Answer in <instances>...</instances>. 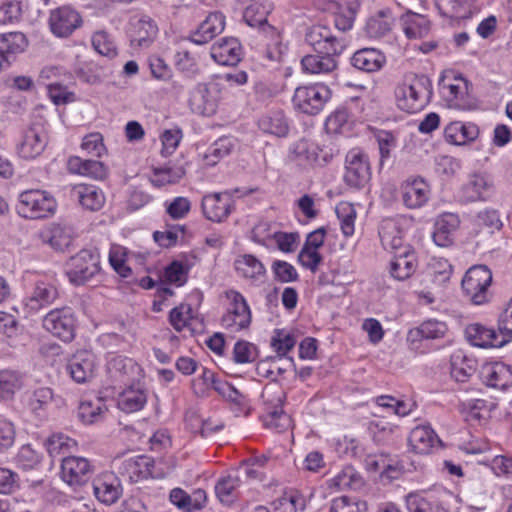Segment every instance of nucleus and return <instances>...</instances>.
Returning <instances> with one entry per match:
<instances>
[{"mask_svg": "<svg viewBox=\"0 0 512 512\" xmlns=\"http://www.w3.org/2000/svg\"><path fill=\"white\" fill-rule=\"evenodd\" d=\"M57 289L51 281L39 280L30 296L24 300L25 308L36 313L57 298Z\"/></svg>", "mask_w": 512, "mask_h": 512, "instance_id": "nucleus-37", "label": "nucleus"}, {"mask_svg": "<svg viewBox=\"0 0 512 512\" xmlns=\"http://www.w3.org/2000/svg\"><path fill=\"white\" fill-rule=\"evenodd\" d=\"M80 148L84 153L97 158H101L107 153L103 136L99 132H91L85 135Z\"/></svg>", "mask_w": 512, "mask_h": 512, "instance_id": "nucleus-64", "label": "nucleus"}, {"mask_svg": "<svg viewBox=\"0 0 512 512\" xmlns=\"http://www.w3.org/2000/svg\"><path fill=\"white\" fill-rule=\"evenodd\" d=\"M496 408L491 401L484 399H470L460 405V411L466 421L471 423H484L492 417L493 410Z\"/></svg>", "mask_w": 512, "mask_h": 512, "instance_id": "nucleus-41", "label": "nucleus"}, {"mask_svg": "<svg viewBox=\"0 0 512 512\" xmlns=\"http://www.w3.org/2000/svg\"><path fill=\"white\" fill-rule=\"evenodd\" d=\"M29 47L27 36L20 31L0 34V72L8 68Z\"/></svg>", "mask_w": 512, "mask_h": 512, "instance_id": "nucleus-16", "label": "nucleus"}, {"mask_svg": "<svg viewBox=\"0 0 512 512\" xmlns=\"http://www.w3.org/2000/svg\"><path fill=\"white\" fill-rule=\"evenodd\" d=\"M131 43L140 48L149 47L158 35V26L149 16H141L132 22Z\"/></svg>", "mask_w": 512, "mask_h": 512, "instance_id": "nucleus-38", "label": "nucleus"}, {"mask_svg": "<svg viewBox=\"0 0 512 512\" xmlns=\"http://www.w3.org/2000/svg\"><path fill=\"white\" fill-rule=\"evenodd\" d=\"M465 338L470 345L482 349H499L504 347L497 330L481 323H471L465 328Z\"/></svg>", "mask_w": 512, "mask_h": 512, "instance_id": "nucleus-24", "label": "nucleus"}, {"mask_svg": "<svg viewBox=\"0 0 512 512\" xmlns=\"http://www.w3.org/2000/svg\"><path fill=\"white\" fill-rule=\"evenodd\" d=\"M100 253L97 248L79 251L67 262L66 275L76 285H84L100 272Z\"/></svg>", "mask_w": 512, "mask_h": 512, "instance_id": "nucleus-5", "label": "nucleus"}, {"mask_svg": "<svg viewBox=\"0 0 512 512\" xmlns=\"http://www.w3.org/2000/svg\"><path fill=\"white\" fill-rule=\"evenodd\" d=\"M227 309L222 317V326L230 332H239L249 327L251 310L244 296L236 290L226 292Z\"/></svg>", "mask_w": 512, "mask_h": 512, "instance_id": "nucleus-9", "label": "nucleus"}, {"mask_svg": "<svg viewBox=\"0 0 512 512\" xmlns=\"http://www.w3.org/2000/svg\"><path fill=\"white\" fill-rule=\"evenodd\" d=\"M479 135V126L471 121L454 120L443 129L445 142L454 146L470 145L478 139Z\"/></svg>", "mask_w": 512, "mask_h": 512, "instance_id": "nucleus-20", "label": "nucleus"}, {"mask_svg": "<svg viewBox=\"0 0 512 512\" xmlns=\"http://www.w3.org/2000/svg\"><path fill=\"white\" fill-rule=\"evenodd\" d=\"M105 411L106 406L101 398H83L78 406V418L83 424H94L102 419Z\"/></svg>", "mask_w": 512, "mask_h": 512, "instance_id": "nucleus-48", "label": "nucleus"}, {"mask_svg": "<svg viewBox=\"0 0 512 512\" xmlns=\"http://www.w3.org/2000/svg\"><path fill=\"white\" fill-rule=\"evenodd\" d=\"M240 484L241 481L236 474H229L221 478L215 486L217 497L225 505L232 504L237 498Z\"/></svg>", "mask_w": 512, "mask_h": 512, "instance_id": "nucleus-56", "label": "nucleus"}, {"mask_svg": "<svg viewBox=\"0 0 512 512\" xmlns=\"http://www.w3.org/2000/svg\"><path fill=\"white\" fill-rule=\"evenodd\" d=\"M439 91L448 108L457 111H473L478 108L470 82L456 70L446 69L442 72Z\"/></svg>", "mask_w": 512, "mask_h": 512, "instance_id": "nucleus-2", "label": "nucleus"}, {"mask_svg": "<svg viewBox=\"0 0 512 512\" xmlns=\"http://www.w3.org/2000/svg\"><path fill=\"white\" fill-rule=\"evenodd\" d=\"M394 257L390 264V273L397 280L409 278L416 270L417 259L411 247L394 251Z\"/></svg>", "mask_w": 512, "mask_h": 512, "instance_id": "nucleus-40", "label": "nucleus"}, {"mask_svg": "<svg viewBox=\"0 0 512 512\" xmlns=\"http://www.w3.org/2000/svg\"><path fill=\"white\" fill-rule=\"evenodd\" d=\"M39 239L57 252H66L74 242L72 229L59 223H51L41 229Z\"/></svg>", "mask_w": 512, "mask_h": 512, "instance_id": "nucleus-23", "label": "nucleus"}, {"mask_svg": "<svg viewBox=\"0 0 512 512\" xmlns=\"http://www.w3.org/2000/svg\"><path fill=\"white\" fill-rule=\"evenodd\" d=\"M338 8L335 16V25L341 31L350 30L353 27L356 13L361 0H329Z\"/></svg>", "mask_w": 512, "mask_h": 512, "instance_id": "nucleus-47", "label": "nucleus"}, {"mask_svg": "<svg viewBox=\"0 0 512 512\" xmlns=\"http://www.w3.org/2000/svg\"><path fill=\"white\" fill-rule=\"evenodd\" d=\"M491 283V271L484 265H476L465 273L462 289L473 304L483 305L489 301L488 291Z\"/></svg>", "mask_w": 512, "mask_h": 512, "instance_id": "nucleus-8", "label": "nucleus"}, {"mask_svg": "<svg viewBox=\"0 0 512 512\" xmlns=\"http://www.w3.org/2000/svg\"><path fill=\"white\" fill-rule=\"evenodd\" d=\"M350 122L346 110H336L332 112L325 121V129L331 135H348L350 132Z\"/></svg>", "mask_w": 512, "mask_h": 512, "instance_id": "nucleus-61", "label": "nucleus"}, {"mask_svg": "<svg viewBox=\"0 0 512 512\" xmlns=\"http://www.w3.org/2000/svg\"><path fill=\"white\" fill-rule=\"evenodd\" d=\"M401 24L405 35L410 39L423 38L430 32V21L424 15L406 13L401 18Z\"/></svg>", "mask_w": 512, "mask_h": 512, "instance_id": "nucleus-49", "label": "nucleus"}, {"mask_svg": "<svg viewBox=\"0 0 512 512\" xmlns=\"http://www.w3.org/2000/svg\"><path fill=\"white\" fill-rule=\"evenodd\" d=\"M460 226V219L456 214L444 213L437 217L434 223L432 238L439 247H448L454 241V235Z\"/></svg>", "mask_w": 512, "mask_h": 512, "instance_id": "nucleus-36", "label": "nucleus"}, {"mask_svg": "<svg viewBox=\"0 0 512 512\" xmlns=\"http://www.w3.org/2000/svg\"><path fill=\"white\" fill-rule=\"evenodd\" d=\"M403 205L408 209H419L425 206L431 196V187L422 177L410 176L399 187Z\"/></svg>", "mask_w": 512, "mask_h": 512, "instance_id": "nucleus-12", "label": "nucleus"}, {"mask_svg": "<svg viewBox=\"0 0 512 512\" xmlns=\"http://www.w3.org/2000/svg\"><path fill=\"white\" fill-rule=\"evenodd\" d=\"M57 201L52 194L41 189L22 192L16 206L20 216L29 219L46 218L55 214Z\"/></svg>", "mask_w": 512, "mask_h": 512, "instance_id": "nucleus-4", "label": "nucleus"}, {"mask_svg": "<svg viewBox=\"0 0 512 512\" xmlns=\"http://www.w3.org/2000/svg\"><path fill=\"white\" fill-rule=\"evenodd\" d=\"M378 408L386 410L388 414L405 417L415 410V403L412 401L397 400L392 396L382 395L375 399Z\"/></svg>", "mask_w": 512, "mask_h": 512, "instance_id": "nucleus-55", "label": "nucleus"}, {"mask_svg": "<svg viewBox=\"0 0 512 512\" xmlns=\"http://www.w3.org/2000/svg\"><path fill=\"white\" fill-rule=\"evenodd\" d=\"M234 267L238 276L251 281L259 280L266 272L263 263L251 254L238 256L234 262Z\"/></svg>", "mask_w": 512, "mask_h": 512, "instance_id": "nucleus-45", "label": "nucleus"}, {"mask_svg": "<svg viewBox=\"0 0 512 512\" xmlns=\"http://www.w3.org/2000/svg\"><path fill=\"white\" fill-rule=\"evenodd\" d=\"M474 361L461 349H456L450 356V373L457 382H465L474 372Z\"/></svg>", "mask_w": 512, "mask_h": 512, "instance_id": "nucleus-50", "label": "nucleus"}, {"mask_svg": "<svg viewBox=\"0 0 512 512\" xmlns=\"http://www.w3.org/2000/svg\"><path fill=\"white\" fill-rule=\"evenodd\" d=\"M44 446L50 456L55 457L74 450L77 443L63 433H53L44 441Z\"/></svg>", "mask_w": 512, "mask_h": 512, "instance_id": "nucleus-59", "label": "nucleus"}, {"mask_svg": "<svg viewBox=\"0 0 512 512\" xmlns=\"http://www.w3.org/2000/svg\"><path fill=\"white\" fill-rule=\"evenodd\" d=\"M238 146L237 140L231 136H224L217 139L208 149V158H212L211 161H216L228 156Z\"/></svg>", "mask_w": 512, "mask_h": 512, "instance_id": "nucleus-63", "label": "nucleus"}, {"mask_svg": "<svg viewBox=\"0 0 512 512\" xmlns=\"http://www.w3.org/2000/svg\"><path fill=\"white\" fill-rule=\"evenodd\" d=\"M259 128L268 134L284 137L287 135L289 127L286 118L281 111L270 112L259 120Z\"/></svg>", "mask_w": 512, "mask_h": 512, "instance_id": "nucleus-53", "label": "nucleus"}, {"mask_svg": "<svg viewBox=\"0 0 512 512\" xmlns=\"http://www.w3.org/2000/svg\"><path fill=\"white\" fill-rule=\"evenodd\" d=\"M325 234L326 232L323 228L309 233L299 252L298 261L300 265L311 272H316L322 262L323 258L320 249L323 247Z\"/></svg>", "mask_w": 512, "mask_h": 512, "instance_id": "nucleus-19", "label": "nucleus"}, {"mask_svg": "<svg viewBox=\"0 0 512 512\" xmlns=\"http://www.w3.org/2000/svg\"><path fill=\"white\" fill-rule=\"evenodd\" d=\"M453 274V266L449 260L442 257H431L425 273L424 282L430 284L436 290H443L450 282Z\"/></svg>", "mask_w": 512, "mask_h": 512, "instance_id": "nucleus-29", "label": "nucleus"}, {"mask_svg": "<svg viewBox=\"0 0 512 512\" xmlns=\"http://www.w3.org/2000/svg\"><path fill=\"white\" fill-rule=\"evenodd\" d=\"M413 224L414 219L407 215L383 219L379 227V236L383 247L391 252L411 247L406 243V236Z\"/></svg>", "mask_w": 512, "mask_h": 512, "instance_id": "nucleus-6", "label": "nucleus"}, {"mask_svg": "<svg viewBox=\"0 0 512 512\" xmlns=\"http://www.w3.org/2000/svg\"><path fill=\"white\" fill-rule=\"evenodd\" d=\"M448 331L445 322L437 319H428L409 331V338L415 340H435L443 338Z\"/></svg>", "mask_w": 512, "mask_h": 512, "instance_id": "nucleus-46", "label": "nucleus"}, {"mask_svg": "<svg viewBox=\"0 0 512 512\" xmlns=\"http://www.w3.org/2000/svg\"><path fill=\"white\" fill-rule=\"evenodd\" d=\"M335 212L342 234L347 238L353 236L357 218V211L354 205L346 201L339 202L335 207Z\"/></svg>", "mask_w": 512, "mask_h": 512, "instance_id": "nucleus-57", "label": "nucleus"}, {"mask_svg": "<svg viewBox=\"0 0 512 512\" xmlns=\"http://www.w3.org/2000/svg\"><path fill=\"white\" fill-rule=\"evenodd\" d=\"M148 400V392L140 383H133L124 388L117 396V407L125 413H134L144 408Z\"/></svg>", "mask_w": 512, "mask_h": 512, "instance_id": "nucleus-33", "label": "nucleus"}, {"mask_svg": "<svg viewBox=\"0 0 512 512\" xmlns=\"http://www.w3.org/2000/svg\"><path fill=\"white\" fill-rule=\"evenodd\" d=\"M320 147L313 141L301 139L295 142L289 151V157L300 166L321 165L326 157H321Z\"/></svg>", "mask_w": 512, "mask_h": 512, "instance_id": "nucleus-32", "label": "nucleus"}, {"mask_svg": "<svg viewBox=\"0 0 512 512\" xmlns=\"http://www.w3.org/2000/svg\"><path fill=\"white\" fill-rule=\"evenodd\" d=\"M306 41L319 53L341 54L343 44L324 25H313L306 32Z\"/></svg>", "mask_w": 512, "mask_h": 512, "instance_id": "nucleus-22", "label": "nucleus"}, {"mask_svg": "<svg viewBox=\"0 0 512 512\" xmlns=\"http://www.w3.org/2000/svg\"><path fill=\"white\" fill-rule=\"evenodd\" d=\"M494 194V178L485 171L470 174L459 191L460 199L466 203L486 202Z\"/></svg>", "mask_w": 512, "mask_h": 512, "instance_id": "nucleus-10", "label": "nucleus"}, {"mask_svg": "<svg viewBox=\"0 0 512 512\" xmlns=\"http://www.w3.org/2000/svg\"><path fill=\"white\" fill-rule=\"evenodd\" d=\"M234 204L233 195L225 191L206 194L202 198L201 207L208 220L220 223L232 213Z\"/></svg>", "mask_w": 512, "mask_h": 512, "instance_id": "nucleus-15", "label": "nucleus"}, {"mask_svg": "<svg viewBox=\"0 0 512 512\" xmlns=\"http://www.w3.org/2000/svg\"><path fill=\"white\" fill-rule=\"evenodd\" d=\"M441 444L435 431L428 425H419L413 428L408 437L409 448L417 454L431 453Z\"/></svg>", "mask_w": 512, "mask_h": 512, "instance_id": "nucleus-30", "label": "nucleus"}, {"mask_svg": "<svg viewBox=\"0 0 512 512\" xmlns=\"http://www.w3.org/2000/svg\"><path fill=\"white\" fill-rule=\"evenodd\" d=\"M28 6V0H0V25L18 23Z\"/></svg>", "mask_w": 512, "mask_h": 512, "instance_id": "nucleus-52", "label": "nucleus"}, {"mask_svg": "<svg viewBox=\"0 0 512 512\" xmlns=\"http://www.w3.org/2000/svg\"><path fill=\"white\" fill-rule=\"evenodd\" d=\"M330 88L321 82L299 85L291 98L292 106L298 113L319 114L331 99Z\"/></svg>", "mask_w": 512, "mask_h": 512, "instance_id": "nucleus-3", "label": "nucleus"}, {"mask_svg": "<svg viewBox=\"0 0 512 512\" xmlns=\"http://www.w3.org/2000/svg\"><path fill=\"white\" fill-rule=\"evenodd\" d=\"M242 46L238 39L225 37L211 46V57L219 65L233 66L242 58Z\"/></svg>", "mask_w": 512, "mask_h": 512, "instance_id": "nucleus-27", "label": "nucleus"}, {"mask_svg": "<svg viewBox=\"0 0 512 512\" xmlns=\"http://www.w3.org/2000/svg\"><path fill=\"white\" fill-rule=\"evenodd\" d=\"M272 10L270 0H251L243 11V19L248 26L270 33L274 28L268 23L267 17Z\"/></svg>", "mask_w": 512, "mask_h": 512, "instance_id": "nucleus-25", "label": "nucleus"}, {"mask_svg": "<svg viewBox=\"0 0 512 512\" xmlns=\"http://www.w3.org/2000/svg\"><path fill=\"white\" fill-rule=\"evenodd\" d=\"M81 24L80 14L69 5L50 11L48 25L51 33L56 37L66 38L70 36Z\"/></svg>", "mask_w": 512, "mask_h": 512, "instance_id": "nucleus-13", "label": "nucleus"}, {"mask_svg": "<svg viewBox=\"0 0 512 512\" xmlns=\"http://www.w3.org/2000/svg\"><path fill=\"white\" fill-rule=\"evenodd\" d=\"M93 466L85 457L68 456L61 463V479L72 487L81 486L87 482Z\"/></svg>", "mask_w": 512, "mask_h": 512, "instance_id": "nucleus-17", "label": "nucleus"}, {"mask_svg": "<svg viewBox=\"0 0 512 512\" xmlns=\"http://www.w3.org/2000/svg\"><path fill=\"white\" fill-rule=\"evenodd\" d=\"M275 512H301L306 507L304 496L295 489L285 490L272 503Z\"/></svg>", "mask_w": 512, "mask_h": 512, "instance_id": "nucleus-51", "label": "nucleus"}, {"mask_svg": "<svg viewBox=\"0 0 512 512\" xmlns=\"http://www.w3.org/2000/svg\"><path fill=\"white\" fill-rule=\"evenodd\" d=\"M67 170L71 174L102 181L109 175L106 164L94 159H83L79 156H71L67 160Z\"/></svg>", "mask_w": 512, "mask_h": 512, "instance_id": "nucleus-26", "label": "nucleus"}, {"mask_svg": "<svg viewBox=\"0 0 512 512\" xmlns=\"http://www.w3.org/2000/svg\"><path fill=\"white\" fill-rule=\"evenodd\" d=\"M216 391L225 399L235 405V410L238 413L248 414L249 413V400L246 395L242 394L230 383H217Z\"/></svg>", "mask_w": 512, "mask_h": 512, "instance_id": "nucleus-58", "label": "nucleus"}, {"mask_svg": "<svg viewBox=\"0 0 512 512\" xmlns=\"http://www.w3.org/2000/svg\"><path fill=\"white\" fill-rule=\"evenodd\" d=\"M107 369L113 377L137 379L143 376V369L140 365L123 355H110L107 360Z\"/></svg>", "mask_w": 512, "mask_h": 512, "instance_id": "nucleus-43", "label": "nucleus"}, {"mask_svg": "<svg viewBox=\"0 0 512 512\" xmlns=\"http://www.w3.org/2000/svg\"><path fill=\"white\" fill-rule=\"evenodd\" d=\"M346 172L344 179L346 183L354 188L364 186L370 177L368 161L360 152L352 151L347 155Z\"/></svg>", "mask_w": 512, "mask_h": 512, "instance_id": "nucleus-28", "label": "nucleus"}, {"mask_svg": "<svg viewBox=\"0 0 512 512\" xmlns=\"http://www.w3.org/2000/svg\"><path fill=\"white\" fill-rule=\"evenodd\" d=\"M226 26V17L219 11L210 12L192 33L191 40L195 44H205L221 34Z\"/></svg>", "mask_w": 512, "mask_h": 512, "instance_id": "nucleus-31", "label": "nucleus"}, {"mask_svg": "<svg viewBox=\"0 0 512 512\" xmlns=\"http://www.w3.org/2000/svg\"><path fill=\"white\" fill-rule=\"evenodd\" d=\"M351 63L359 70L372 73L384 67L386 56L378 49L363 48L353 54Z\"/></svg>", "mask_w": 512, "mask_h": 512, "instance_id": "nucleus-42", "label": "nucleus"}, {"mask_svg": "<svg viewBox=\"0 0 512 512\" xmlns=\"http://www.w3.org/2000/svg\"><path fill=\"white\" fill-rule=\"evenodd\" d=\"M92 485L94 496L105 505L116 503L122 495L121 482L113 472L106 471L98 474Z\"/></svg>", "mask_w": 512, "mask_h": 512, "instance_id": "nucleus-21", "label": "nucleus"}, {"mask_svg": "<svg viewBox=\"0 0 512 512\" xmlns=\"http://www.w3.org/2000/svg\"><path fill=\"white\" fill-rule=\"evenodd\" d=\"M184 175L185 169L179 165L155 168L150 176V182L153 186L160 188L178 183Z\"/></svg>", "mask_w": 512, "mask_h": 512, "instance_id": "nucleus-54", "label": "nucleus"}, {"mask_svg": "<svg viewBox=\"0 0 512 512\" xmlns=\"http://www.w3.org/2000/svg\"><path fill=\"white\" fill-rule=\"evenodd\" d=\"M482 376L492 388L508 390L512 388V366L504 362H490L483 366Z\"/></svg>", "mask_w": 512, "mask_h": 512, "instance_id": "nucleus-34", "label": "nucleus"}, {"mask_svg": "<svg viewBox=\"0 0 512 512\" xmlns=\"http://www.w3.org/2000/svg\"><path fill=\"white\" fill-rule=\"evenodd\" d=\"M42 327L61 341L71 342L75 338L77 317L70 307L55 308L43 317Z\"/></svg>", "mask_w": 512, "mask_h": 512, "instance_id": "nucleus-7", "label": "nucleus"}, {"mask_svg": "<svg viewBox=\"0 0 512 512\" xmlns=\"http://www.w3.org/2000/svg\"><path fill=\"white\" fill-rule=\"evenodd\" d=\"M99 368V359L90 351H79L67 364V372L77 383L90 381Z\"/></svg>", "mask_w": 512, "mask_h": 512, "instance_id": "nucleus-18", "label": "nucleus"}, {"mask_svg": "<svg viewBox=\"0 0 512 512\" xmlns=\"http://www.w3.org/2000/svg\"><path fill=\"white\" fill-rule=\"evenodd\" d=\"M220 103V87L217 83H199L190 92L188 104L192 112L202 116L216 114Z\"/></svg>", "mask_w": 512, "mask_h": 512, "instance_id": "nucleus-11", "label": "nucleus"}, {"mask_svg": "<svg viewBox=\"0 0 512 512\" xmlns=\"http://www.w3.org/2000/svg\"><path fill=\"white\" fill-rule=\"evenodd\" d=\"M432 83L428 77L416 73L405 74L396 84L394 99L396 106L407 113H417L430 102Z\"/></svg>", "mask_w": 512, "mask_h": 512, "instance_id": "nucleus-1", "label": "nucleus"}, {"mask_svg": "<svg viewBox=\"0 0 512 512\" xmlns=\"http://www.w3.org/2000/svg\"><path fill=\"white\" fill-rule=\"evenodd\" d=\"M191 264L187 259L175 260L165 269L164 277L167 282L182 286L186 283Z\"/></svg>", "mask_w": 512, "mask_h": 512, "instance_id": "nucleus-60", "label": "nucleus"}, {"mask_svg": "<svg viewBox=\"0 0 512 512\" xmlns=\"http://www.w3.org/2000/svg\"><path fill=\"white\" fill-rule=\"evenodd\" d=\"M154 461L146 455H138L125 459L122 463L121 472L131 482H138L153 476Z\"/></svg>", "mask_w": 512, "mask_h": 512, "instance_id": "nucleus-39", "label": "nucleus"}, {"mask_svg": "<svg viewBox=\"0 0 512 512\" xmlns=\"http://www.w3.org/2000/svg\"><path fill=\"white\" fill-rule=\"evenodd\" d=\"M47 143L48 136L45 129L40 125H33L21 135L16 151L20 158L33 160L43 153Z\"/></svg>", "mask_w": 512, "mask_h": 512, "instance_id": "nucleus-14", "label": "nucleus"}, {"mask_svg": "<svg viewBox=\"0 0 512 512\" xmlns=\"http://www.w3.org/2000/svg\"><path fill=\"white\" fill-rule=\"evenodd\" d=\"M71 195L84 209L90 211L100 210L106 202L103 190L93 184L79 183L73 185Z\"/></svg>", "mask_w": 512, "mask_h": 512, "instance_id": "nucleus-35", "label": "nucleus"}, {"mask_svg": "<svg viewBox=\"0 0 512 512\" xmlns=\"http://www.w3.org/2000/svg\"><path fill=\"white\" fill-rule=\"evenodd\" d=\"M336 55L330 53L306 55L301 60L302 70L311 75L332 72L337 67Z\"/></svg>", "mask_w": 512, "mask_h": 512, "instance_id": "nucleus-44", "label": "nucleus"}, {"mask_svg": "<svg viewBox=\"0 0 512 512\" xmlns=\"http://www.w3.org/2000/svg\"><path fill=\"white\" fill-rule=\"evenodd\" d=\"M193 318L194 312L189 304H180L172 309L169 315L170 324L179 332L190 327Z\"/></svg>", "mask_w": 512, "mask_h": 512, "instance_id": "nucleus-62", "label": "nucleus"}]
</instances>
